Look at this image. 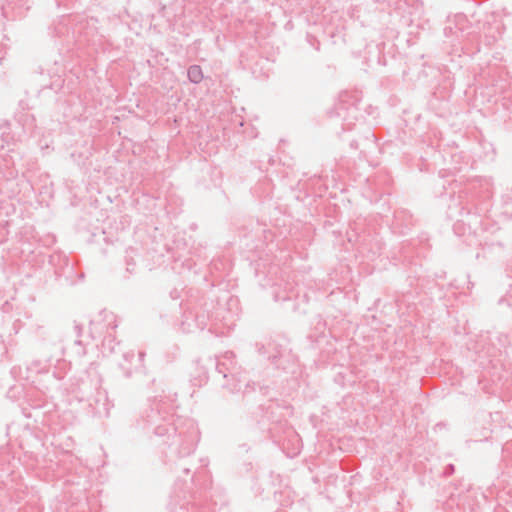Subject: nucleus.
Here are the masks:
<instances>
[{
  "mask_svg": "<svg viewBox=\"0 0 512 512\" xmlns=\"http://www.w3.org/2000/svg\"><path fill=\"white\" fill-rule=\"evenodd\" d=\"M187 76L192 83H200L203 80V72L201 67L199 65H191L188 68Z\"/></svg>",
  "mask_w": 512,
  "mask_h": 512,
  "instance_id": "1",
  "label": "nucleus"
},
{
  "mask_svg": "<svg viewBox=\"0 0 512 512\" xmlns=\"http://www.w3.org/2000/svg\"><path fill=\"white\" fill-rule=\"evenodd\" d=\"M101 314L104 315V319L109 322V325H111L112 329L117 327V324L115 323V316L113 313L104 310L101 312Z\"/></svg>",
  "mask_w": 512,
  "mask_h": 512,
  "instance_id": "2",
  "label": "nucleus"
},
{
  "mask_svg": "<svg viewBox=\"0 0 512 512\" xmlns=\"http://www.w3.org/2000/svg\"><path fill=\"white\" fill-rule=\"evenodd\" d=\"M455 471V467L453 464H448L446 467H445V470L443 472L444 476L448 477V476H451Z\"/></svg>",
  "mask_w": 512,
  "mask_h": 512,
  "instance_id": "3",
  "label": "nucleus"
},
{
  "mask_svg": "<svg viewBox=\"0 0 512 512\" xmlns=\"http://www.w3.org/2000/svg\"><path fill=\"white\" fill-rule=\"evenodd\" d=\"M224 366H225L224 363L219 362L217 364V370L219 371V373H223V377L226 378L228 375H227V369Z\"/></svg>",
  "mask_w": 512,
  "mask_h": 512,
  "instance_id": "4",
  "label": "nucleus"
},
{
  "mask_svg": "<svg viewBox=\"0 0 512 512\" xmlns=\"http://www.w3.org/2000/svg\"><path fill=\"white\" fill-rule=\"evenodd\" d=\"M144 356H145V353H144V352H139V362H140V366H143Z\"/></svg>",
  "mask_w": 512,
  "mask_h": 512,
  "instance_id": "5",
  "label": "nucleus"
},
{
  "mask_svg": "<svg viewBox=\"0 0 512 512\" xmlns=\"http://www.w3.org/2000/svg\"><path fill=\"white\" fill-rule=\"evenodd\" d=\"M75 330H76L77 336H80L81 332H82V327L80 325L76 324Z\"/></svg>",
  "mask_w": 512,
  "mask_h": 512,
  "instance_id": "6",
  "label": "nucleus"
}]
</instances>
